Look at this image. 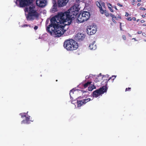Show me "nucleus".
Returning <instances> with one entry per match:
<instances>
[{
  "label": "nucleus",
  "mask_w": 146,
  "mask_h": 146,
  "mask_svg": "<svg viewBox=\"0 0 146 146\" xmlns=\"http://www.w3.org/2000/svg\"><path fill=\"white\" fill-rule=\"evenodd\" d=\"M50 24L46 28V31L51 35L59 37L65 31L64 23L58 14L51 18Z\"/></svg>",
  "instance_id": "1"
},
{
  "label": "nucleus",
  "mask_w": 146,
  "mask_h": 146,
  "mask_svg": "<svg viewBox=\"0 0 146 146\" xmlns=\"http://www.w3.org/2000/svg\"><path fill=\"white\" fill-rule=\"evenodd\" d=\"M78 13V9L76 6H73L67 11L64 13H60L58 14L62 20H64V25H68L71 23L72 18L76 17Z\"/></svg>",
  "instance_id": "2"
},
{
  "label": "nucleus",
  "mask_w": 146,
  "mask_h": 146,
  "mask_svg": "<svg viewBox=\"0 0 146 146\" xmlns=\"http://www.w3.org/2000/svg\"><path fill=\"white\" fill-rule=\"evenodd\" d=\"M28 7L25 9V11H27L28 14L26 16L27 19L28 21H33L35 18H38L39 17V14L35 9V6L33 3L30 5Z\"/></svg>",
  "instance_id": "3"
},
{
  "label": "nucleus",
  "mask_w": 146,
  "mask_h": 146,
  "mask_svg": "<svg viewBox=\"0 0 146 146\" xmlns=\"http://www.w3.org/2000/svg\"><path fill=\"white\" fill-rule=\"evenodd\" d=\"M64 46L67 50H73L76 49L78 46L76 41L73 39H70L65 41Z\"/></svg>",
  "instance_id": "4"
},
{
  "label": "nucleus",
  "mask_w": 146,
  "mask_h": 146,
  "mask_svg": "<svg viewBox=\"0 0 146 146\" xmlns=\"http://www.w3.org/2000/svg\"><path fill=\"white\" fill-rule=\"evenodd\" d=\"M90 17V13L87 11H83L77 16L78 20L80 23L83 22L89 19Z\"/></svg>",
  "instance_id": "5"
},
{
  "label": "nucleus",
  "mask_w": 146,
  "mask_h": 146,
  "mask_svg": "<svg viewBox=\"0 0 146 146\" xmlns=\"http://www.w3.org/2000/svg\"><path fill=\"white\" fill-rule=\"evenodd\" d=\"M33 0H16L15 3L17 5L19 3V6L24 7L32 3Z\"/></svg>",
  "instance_id": "6"
},
{
  "label": "nucleus",
  "mask_w": 146,
  "mask_h": 146,
  "mask_svg": "<svg viewBox=\"0 0 146 146\" xmlns=\"http://www.w3.org/2000/svg\"><path fill=\"white\" fill-rule=\"evenodd\" d=\"M107 90V87L103 86L102 88H100L99 89L94 91L93 93V96L94 97L97 98L101 94H103L106 92Z\"/></svg>",
  "instance_id": "7"
},
{
  "label": "nucleus",
  "mask_w": 146,
  "mask_h": 146,
  "mask_svg": "<svg viewBox=\"0 0 146 146\" xmlns=\"http://www.w3.org/2000/svg\"><path fill=\"white\" fill-rule=\"evenodd\" d=\"M87 30L88 34L89 35H93L96 33L97 29L96 26L90 25L87 27Z\"/></svg>",
  "instance_id": "8"
},
{
  "label": "nucleus",
  "mask_w": 146,
  "mask_h": 146,
  "mask_svg": "<svg viewBox=\"0 0 146 146\" xmlns=\"http://www.w3.org/2000/svg\"><path fill=\"white\" fill-rule=\"evenodd\" d=\"M36 5L41 7L45 6L46 5V0H36Z\"/></svg>",
  "instance_id": "9"
},
{
  "label": "nucleus",
  "mask_w": 146,
  "mask_h": 146,
  "mask_svg": "<svg viewBox=\"0 0 146 146\" xmlns=\"http://www.w3.org/2000/svg\"><path fill=\"white\" fill-rule=\"evenodd\" d=\"M68 0H58L57 5L58 7H61L66 5Z\"/></svg>",
  "instance_id": "10"
},
{
  "label": "nucleus",
  "mask_w": 146,
  "mask_h": 146,
  "mask_svg": "<svg viewBox=\"0 0 146 146\" xmlns=\"http://www.w3.org/2000/svg\"><path fill=\"white\" fill-rule=\"evenodd\" d=\"M102 79L103 80V81L101 83L102 85H105L104 86L107 87V85L108 82V81L110 78L108 77V75H104L102 77Z\"/></svg>",
  "instance_id": "11"
},
{
  "label": "nucleus",
  "mask_w": 146,
  "mask_h": 146,
  "mask_svg": "<svg viewBox=\"0 0 146 146\" xmlns=\"http://www.w3.org/2000/svg\"><path fill=\"white\" fill-rule=\"evenodd\" d=\"M81 33L77 34L76 35V39L79 41L82 40L84 38V36Z\"/></svg>",
  "instance_id": "12"
},
{
  "label": "nucleus",
  "mask_w": 146,
  "mask_h": 146,
  "mask_svg": "<svg viewBox=\"0 0 146 146\" xmlns=\"http://www.w3.org/2000/svg\"><path fill=\"white\" fill-rule=\"evenodd\" d=\"M30 116H28V117H26L25 119L21 121V123H24L29 124L30 123Z\"/></svg>",
  "instance_id": "13"
},
{
  "label": "nucleus",
  "mask_w": 146,
  "mask_h": 146,
  "mask_svg": "<svg viewBox=\"0 0 146 146\" xmlns=\"http://www.w3.org/2000/svg\"><path fill=\"white\" fill-rule=\"evenodd\" d=\"M95 42L94 41L91 44H90L89 47L90 49L94 50L96 49V44H95Z\"/></svg>",
  "instance_id": "14"
},
{
  "label": "nucleus",
  "mask_w": 146,
  "mask_h": 146,
  "mask_svg": "<svg viewBox=\"0 0 146 146\" xmlns=\"http://www.w3.org/2000/svg\"><path fill=\"white\" fill-rule=\"evenodd\" d=\"M77 106L78 107H80L82 105L84 104L83 100H82L80 101L78 100L77 101Z\"/></svg>",
  "instance_id": "15"
},
{
  "label": "nucleus",
  "mask_w": 146,
  "mask_h": 146,
  "mask_svg": "<svg viewBox=\"0 0 146 146\" xmlns=\"http://www.w3.org/2000/svg\"><path fill=\"white\" fill-rule=\"evenodd\" d=\"M96 88V87L94 85L91 84L88 88V90L89 91H92L93 89H95Z\"/></svg>",
  "instance_id": "16"
},
{
  "label": "nucleus",
  "mask_w": 146,
  "mask_h": 146,
  "mask_svg": "<svg viewBox=\"0 0 146 146\" xmlns=\"http://www.w3.org/2000/svg\"><path fill=\"white\" fill-rule=\"evenodd\" d=\"M92 83L91 82H88L83 84V87L84 88H86L88 86Z\"/></svg>",
  "instance_id": "17"
},
{
  "label": "nucleus",
  "mask_w": 146,
  "mask_h": 146,
  "mask_svg": "<svg viewBox=\"0 0 146 146\" xmlns=\"http://www.w3.org/2000/svg\"><path fill=\"white\" fill-rule=\"evenodd\" d=\"M83 100L84 104H86V103L90 101L91 100V99L90 98L84 99H83Z\"/></svg>",
  "instance_id": "18"
},
{
  "label": "nucleus",
  "mask_w": 146,
  "mask_h": 146,
  "mask_svg": "<svg viewBox=\"0 0 146 146\" xmlns=\"http://www.w3.org/2000/svg\"><path fill=\"white\" fill-rule=\"evenodd\" d=\"M28 112H27V113H21L20 114V115H21V117L22 118L24 117H26V114H27Z\"/></svg>",
  "instance_id": "19"
},
{
  "label": "nucleus",
  "mask_w": 146,
  "mask_h": 146,
  "mask_svg": "<svg viewBox=\"0 0 146 146\" xmlns=\"http://www.w3.org/2000/svg\"><path fill=\"white\" fill-rule=\"evenodd\" d=\"M104 13L105 15L107 17H109L110 14H109L108 12L106 10H105L104 11Z\"/></svg>",
  "instance_id": "20"
},
{
  "label": "nucleus",
  "mask_w": 146,
  "mask_h": 146,
  "mask_svg": "<svg viewBox=\"0 0 146 146\" xmlns=\"http://www.w3.org/2000/svg\"><path fill=\"white\" fill-rule=\"evenodd\" d=\"M99 9L100 13L102 14H103L104 13V12L102 8V7H100L99 8Z\"/></svg>",
  "instance_id": "21"
},
{
  "label": "nucleus",
  "mask_w": 146,
  "mask_h": 146,
  "mask_svg": "<svg viewBox=\"0 0 146 146\" xmlns=\"http://www.w3.org/2000/svg\"><path fill=\"white\" fill-rule=\"evenodd\" d=\"M110 15L111 17L112 18H114L116 20H117V17H115L114 15L112 14H110Z\"/></svg>",
  "instance_id": "22"
},
{
  "label": "nucleus",
  "mask_w": 146,
  "mask_h": 146,
  "mask_svg": "<svg viewBox=\"0 0 146 146\" xmlns=\"http://www.w3.org/2000/svg\"><path fill=\"white\" fill-rule=\"evenodd\" d=\"M96 5L99 8H100L101 7H102L100 4V3L98 2V1H97L96 2Z\"/></svg>",
  "instance_id": "23"
},
{
  "label": "nucleus",
  "mask_w": 146,
  "mask_h": 146,
  "mask_svg": "<svg viewBox=\"0 0 146 146\" xmlns=\"http://www.w3.org/2000/svg\"><path fill=\"white\" fill-rule=\"evenodd\" d=\"M131 90V88L128 87L126 88L125 91H130Z\"/></svg>",
  "instance_id": "24"
},
{
  "label": "nucleus",
  "mask_w": 146,
  "mask_h": 146,
  "mask_svg": "<svg viewBox=\"0 0 146 146\" xmlns=\"http://www.w3.org/2000/svg\"><path fill=\"white\" fill-rule=\"evenodd\" d=\"M75 91V90L74 89H72V90H71L70 91V97H71V94H73L74 93V91Z\"/></svg>",
  "instance_id": "25"
},
{
  "label": "nucleus",
  "mask_w": 146,
  "mask_h": 146,
  "mask_svg": "<svg viewBox=\"0 0 146 146\" xmlns=\"http://www.w3.org/2000/svg\"><path fill=\"white\" fill-rule=\"evenodd\" d=\"M28 26H29V27H31V26H30V25H27V24H25V25H22V27H28Z\"/></svg>",
  "instance_id": "26"
},
{
  "label": "nucleus",
  "mask_w": 146,
  "mask_h": 146,
  "mask_svg": "<svg viewBox=\"0 0 146 146\" xmlns=\"http://www.w3.org/2000/svg\"><path fill=\"white\" fill-rule=\"evenodd\" d=\"M112 7H108V8H109V9L110 10V11L111 12H113V11L112 9Z\"/></svg>",
  "instance_id": "27"
},
{
  "label": "nucleus",
  "mask_w": 146,
  "mask_h": 146,
  "mask_svg": "<svg viewBox=\"0 0 146 146\" xmlns=\"http://www.w3.org/2000/svg\"><path fill=\"white\" fill-rule=\"evenodd\" d=\"M126 19L128 21H131L132 20V19L131 17H128L126 18Z\"/></svg>",
  "instance_id": "28"
},
{
  "label": "nucleus",
  "mask_w": 146,
  "mask_h": 146,
  "mask_svg": "<svg viewBox=\"0 0 146 146\" xmlns=\"http://www.w3.org/2000/svg\"><path fill=\"white\" fill-rule=\"evenodd\" d=\"M116 77V76H112L111 77H110V78H110V79L111 78H112L113 79V80L114 79H115V78Z\"/></svg>",
  "instance_id": "29"
},
{
  "label": "nucleus",
  "mask_w": 146,
  "mask_h": 146,
  "mask_svg": "<svg viewBox=\"0 0 146 146\" xmlns=\"http://www.w3.org/2000/svg\"><path fill=\"white\" fill-rule=\"evenodd\" d=\"M123 39L124 40H126V37L125 35H123L122 36Z\"/></svg>",
  "instance_id": "30"
},
{
  "label": "nucleus",
  "mask_w": 146,
  "mask_h": 146,
  "mask_svg": "<svg viewBox=\"0 0 146 146\" xmlns=\"http://www.w3.org/2000/svg\"><path fill=\"white\" fill-rule=\"evenodd\" d=\"M137 2L136 1L135 3V1L133 0L132 2V4L133 5H135V4Z\"/></svg>",
  "instance_id": "31"
},
{
  "label": "nucleus",
  "mask_w": 146,
  "mask_h": 146,
  "mask_svg": "<svg viewBox=\"0 0 146 146\" xmlns=\"http://www.w3.org/2000/svg\"><path fill=\"white\" fill-rule=\"evenodd\" d=\"M120 23V29L121 31H122L123 30H122V27H121V23L120 22L119 23Z\"/></svg>",
  "instance_id": "32"
},
{
  "label": "nucleus",
  "mask_w": 146,
  "mask_h": 146,
  "mask_svg": "<svg viewBox=\"0 0 146 146\" xmlns=\"http://www.w3.org/2000/svg\"><path fill=\"white\" fill-rule=\"evenodd\" d=\"M108 6V7H112V5L110 3H108L107 4Z\"/></svg>",
  "instance_id": "33"
},
{
  "label": "nucleus",
  "mask_w": 146,
  "mask_h": 146,
  "mask_svg": "<svg viewBox=\"0 0 146 146\" xmlns=\"http://www.w3.org/2000/svg\"><path fill=\"white\" fill-rule=\"evenodd\" d=\"M139 9L141 10H146V9L145 8L142 7L140 8Z\"/></svg>",
  "instance_id": "34"
},
{
  "label": "nucleus",
  "mask_w": 146,
  "mask_h": 146,
  "mask_svg": "<svg viewBox=\"0 0 146 146\" xmlns=\"http://www.w3.org/2000/svg\"><path fill=\"white\" fill-rule=\"evenodd\" d=\"M117 5L118 6H120V7H123V5H121V4H120L119 3H117Z\"/></svg>",
  "instance_id": "35"
},
{
  "label": "nucleus",
  "mask_w": 146,
  "mask_h": 146,
  "mask_svg": "<svg viewBox=\"0 0 146 146\" xmlns=\"http://www.w3.org/2000/svg\"><path fill=\"white\" fill-rule=\"evenodd\" d=\"M48 22H49V20H48V19H47L46 20V25H48Z\"/></svg>",
  "instance_id": "36"
},
{
  "label": "nucleus",
  "mask_w": 146,
  "mask_h": 146,
  "mask_svg": "<svg viewBox=\"0 0 146 146\" xmlns=\"http://www.w3.org/2000/svg\"><path fill=\"white\" fill-rule=\"evenodd\" d=\"M38 26H35L34 27V29H35V30H36L37 29H38Z\"/></svg>",
  "instance_id": "37"
},
{
  "label": "nucleus",
  "mask_w": 146,
  "mask_h": 146,
  "mask_svg": "<svg viewBox=\"0 0 146 146\" xmlns=\"http://www.w3.org/2000/svg\"><path fill=\"white\" fill-rule=\"evenodd\" d=\"M112 20L114 23H116V21L113 18L112 19Z\"/></svg>",
  "instance_id": "38"
},
{
  "label": "nucleus",
  "mask_w": 146,
  "mask_h": 146,
  "mask_svg": "<svg viewBox=\"0 0 146 146\" xmlns=\"http://www.w3.org/2000/svg\"><path fill=\"white\" fill-rule=\"evenodd\" d=\"M117 18H119V19H121V17L120 15H118L117 16Z\"/></svg>",
  "instance_id": "39"
},
{
  "label": "nucleus",
  "mask_w": 146,
  "mask_h": 146,
  "mask_svg": "<svg viewBox=\"0 0 146 146\" xmlns=\"http://www.w3.org/2000/svg\"><path fill=\"white\" fill-rule=\"evenodd\" d=\"M137 33L138 34H141L142 33V31H138Z\"/></svg>",
  "instance_id": "40"
},
{
  "label": "nucleus",
  "mask_w": 146,
  "mask_h": 146,
  "mask_svg": "<svg viewBox=\"0 0 146 146\" xmlns=\"http://www.w3.org/2000/svg\"><path fill=\"white\" fill-rule=\"evenodd\" d=\"M129 15V14L128 13H126L125 16L126 17H128Z\"/></svg>",
  "instance_id": "41"
},
{
  "label": "nucleus",
  "mask_w": 146,
  "mask_h": 146,
  "mask_svg": "<svg viewBox=\"0 0 146 146\" xmlns=\"http://www.w3.org/2000/svg\"><path fill=\"white\" fill-rule=\"evenodd\" d=\"M142 35L145 36L146 37V34H145V33H143Z\"/></svg>",
  "instance_id": "42"
},
{
  "label": "nucleus",
  "mask_w": 146,
  "mask_h": 146,
  "mask_svg": "<svg viewBox=\"0 0 146 146\" xmlns=\"http://www.w3.org/2000/svg\"><path fill=\"white\" fill-rule=\"evenodd\" d=\"M132 19H133V20L134 21H135L136 20V18L135 17H133Z\"/></svg>",
  "instance_id": "43"
},
{
  "label": "nucleus",
  "mask_w": 146,
  "mask_h": 146,
  "mask_svg": "<svg viewBox=\"0 0 146 146\" xmlns=\"http://www.w3.org/2000/svg\"><path fill=\"white\" fill-rule=\"evenodd\" d=\"M145 22V21L143 20H142L141 21V22L142 23H144V22Z\"/></svg>",
  "instance_id": "44"
},
{
  "label": "nucleus",
  "mask_w": 146,
  "mask_h": 146,
  "mask_svg": "<svg viewBox=\"0 0 146 146\" xmlns=\"http://www.w3.org/2000/svg\"><path fill=\"white\" fill-rule=\"evenodd\" d=\"M141 5V4L140 3H138L137 4V6H140V5Z\"/></svg>",
  "instance_id": "45"
},
{
  "label": "nucleus",
  "mask_w": 146,
  "mask_h": 146,
  "mask_svg": "<svg viewBox=\"0 0 146 146\" xmlns=\"http://www.w3.org/2000/svg\"><path fill=\"white\" fill-rule=\"evenodd\" d=\"M141 16H142V17L143 18H144L145 17V15H142Z\"/></svg>",
  "instance_id": "46"
},
{
  "label": "nucleus",
  "mask_w": 146,
  "mask_h": 146,
  "mask_svg": "<svg viewBox=\"0 0 146 146\" xmlns=\"http://www.w3.org/2000/svg\"><path fill=\"white\" fill-rule=\"evenodd\" d=\"M77 2H80L81 0H75Z\"/></svg>",
  "instance_id": "47"
},
{
  "label": "nucleus",
  "mask_w": 146,
  "mask_h": 146,
  "mask_svg": "<svg viewBox=\"0 0 146 146\" xmlns=\"http://www.w3.org/2000/svg\"><path fill=\"white\" fill-rule=\"evenodd\" d=\"M132 39L134 40L135 41H137V39L136 38H132Z\"/></svg>",
  "instance_id": "48"
},
{
  "label": "nucleus",
  "mask_w": 146,
  "mask_h": 146,
  "mask_svg": "<svg viewBox=\"0 0 146 146\" xmlns=\"http://www.w3.org/2000/svg\"><path fill=\"white\" fill-rule=\"evenodd\" d=\"M113 7L116 10H117V8L115 6H114Z\"/></svg>",
  "instance_id": "49"
},
{
  "label": "nucleus",
  "mask_w": 146,
  "mask_h": 146,
  "mask_svg": "<svg viewBox=\"0 0 146 146\" xmlns=\"http://www.w3.org/2000/svg\"><path fill=\"white\" fill-rule=\"evenodd\" d=\"M53 6H54V7H56V4H55L54 5H53Z\"/></svg>",
  "instance_id": "50"
},
{
  "label": "nucleus",
  "mask_w": 146,
  "mask_h": 146,
  "mask_svg": "<svg viewBox=\"0 0 146 146\" xmlns=\"http://www.w3.org/2000/svg\"><path fill=\"white\" fill-rule=\"evenodd\" d=\"M102 5L103 6V5H104V4H105V3H104L103 2V3H102Z\"/></svg>",
  "instance_id": "51"
},
{
  "label": "nucleus",
  "mask_w": 146,
  "mask_h": 146,
  "mask_svg": "<svg viewBox=\"0 0 146 146\" xmlns=\"http://www.w3.org/2000/svg\"><path fill=\"white\" fill-rule=\"evenodd\" d=\"M141 1V0H137V2H140Z\"/></svg>",
  "instance_id": "52"
},
{
  "label": "nucleus",
  "mask_w": 146,
  "mask_h": 146,
  "mask_svg": "<svg viewBox=\"0 0 146 146\" xmlns=\"http://www.w3.org/2000/svg\"><path fill=\"white\" fill-rule=\"evenodd\" d=\"M139 21V19H137V22H138Z\"/></svg>",
  "instance_id": "53"
},
{
  "label": "nucleus",
  "mask_w": 146,
  "mask_h": 146,
  "mask_svg": "<svg viewBox=\"0 0 146 146\" xmlns=\"http://www.w3.org/2000/svg\"><path fill=\"white\" fill-rule=\"evenodd\" d=\"M143 26H146V25L145 24H143Z\"/></svg>",
  "instance_id": "54"
},
{
  "label": "nucleus",
  "mask_w": 146,
  "mask_h": 146,
  "mask_svg": "<svg viewBox=\"0 0 146 146\" xmlns=\"http://www.w3.org/2000/svg\"><path fill=\"white\" fill-rule=\"evenodd\" d=\"M144 41H145V42H146V40L145 39H144Z\"/></svg>",
  "instance_id": "55"
},
{
  "label": "nucleus",
  "mask_w": 146,
  "mask_h": 146,
  "mask_svg": "<svg viewBox=\"0 0 146 146\" xmlns=\"http://www.w3.org/2000/svg\"><path fill=\"white\" fill-rule=\"evenodd\" d=\"M101 75V74H99V75L100 76V75Z\"/></svg>",
  "instance_id": "56"
},
{
  "label": "nucleus",
  "mask_w": 146,
  "mask_h": 146,
  "mask_svg": "<svg viewBox=\"0 0 146 146\" xmlns=\"http://www.w3.org/2000/svg\"><path fill=\"white\" fill-rule=\"evenodd\" d=\"M145 15H146V13H145Z\"/></svg>",
  "instance_id": "57"
}]
</instances>
